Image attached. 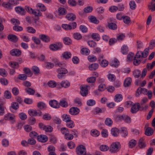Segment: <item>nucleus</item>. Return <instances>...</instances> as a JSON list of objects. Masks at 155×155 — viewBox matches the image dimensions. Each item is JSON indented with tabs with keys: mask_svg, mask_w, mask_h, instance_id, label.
Returning a JSON list of instances; mask_svg holds the SVG:
<instances>
[{
	"mask_svg": "<svg viewBox=\"0 0 155 155\" xmlns=\"http://www.w3.org/2000/svg\"><path fill=\"white\" fill-rule=\"evenodd\" d=\"M62 47L63 45L61 42H57L55 44H51L49 46L50 49L53 51L60 50Z\"/></svg>",
	"mask_w": 155,
	"mask_h": 155,
	"instance_id": "20e7f679",
	"label": "nucleus"
},
{
	"mask_svg": "<svg viewBox=\"0 0 155 155\" xmlns=\"http://www.w3.org/2000/svg\"><path fill=\"white\" fill-rule=\"evenodd\" d=\"M91 134L93 137H97L100 134V132L96 130H91Z\"/></svg>",
	"mask_w": 155,
	"mask_h": 155,
	"instance_id": "6e6d98bb",
	"label": "nucleus"
},
{
	"mask_svg": "<svg viewBox=\"0 0 155 155\" xmlns=\"http://www.w3.org/2000/svg\"><path fill=\"white\" fill-rule=\"evenodd\" d=\"M39 37L41 40L45 42H48L50 41L49 37L45 35H41Z\"/></svg>",
	"mask_w": 155,
	"mask_h": 155,
	"instance_id": "4468645a",
	"label": "nucleus"
},
{
	"mask_svg": "<svg viewBox=\"0 0 155 155\" xmlns=\"http://www.w3.org/2000/svg\"><path fill=\"white\" fill-rule=\"evenodd\" d=\"M60 68L57 69V71L58 73H61V74H66L68 73V71L66 68L62 67V66L60 67Z\"/></svg>",
	"mask_w": 155,
	"mask_h": 155,
	"instance_id": "b1692460",
	"label": "nucleus"
},
{
	"mask_svg": "<svg viewBox=\"0 0 155 155\" xmlns=\"http://www.w3.org/2000/svg\"><path fill=\"white\" fill-rule=\"evenodd\" d=\"M90 20L91 22L95 24H98L99 22V21L95 17L92 16L91 17Z\"/></svg>",
	"mask_w": 155,
	"mask_h": 155,
	"instance_id": "49530a36",
	"label": "nucleus"
},
{
	"mask_svg": "<svg viewBox=\"0 0 155 155\" xmlns=\"http://www.w3.org/2000/svg\"><path fill=\"white\" fill-rule=\"evenodd\" d=\"M88 45L91 48H94L95 47L96 45V43L93 40L89 41L87 42Z\"/></svg>",
	"mask_w": 155,
	"mask_h": 155,
	"instance_id": "774afa93",
	"label": "nucleus"
},
{
	"mask_svg": "<svg viewBox=\"0 0 155 155\" xmlns=\"http://www.w3.org/2000/svg\"><path fill=\"white\" fill-rule=\"evenodd\" d=\"M90 50L87 48H83L81 49L80 52L82 55H88L90 53Z\"/></svg>",
	"mask_w": 155,
	"mask_h": 155,
	"instance_id": "412c9836",
	"label": "nucleus"
},
{
	"mask_svg": "<svg viewBox=\"0 0 155 155\" xmlns=\"http://www.w3.org/2000/svg\"><path fill=\"white\" fill-rule=\"evenodd\" d=\"M15 10L16 12L22 15H25V9L21 6L16 7Z\"/></svg>",
	"mask_w": 155,
	"mask_h": 155,
	"instance_id": "2eb2a0df",
	"label": "nucleus"
},
{
	"mask_svg": "<svg viewBox=\"0 0 155 155\" xmlns=\"http://www.w3.org/2000/svg\"><path fill=\"white\" fill-rule=\"evenodd\" d=\"M65 138L66 140H72L74 136L72 134L68 133L67 134H65Z\"/></svg>",
	"mask_w": 155,
	"mask_h": 155,
	"instance_id": "5fc2aeb1",
	"label": "nucleus"
},
{
	"mask_svg": "<svg viewBox=\"0 0 155 155\" xmlns=\"http://www.w3.org/2000/svg\"><path fill=\"white\" fill-rule=\"evenodd\" d=\"M66 126L69 128H72L74 127L75 124L74 121L71 120L69 121L66 123Z\"/></svg>",
	"mask_w": 155,
	"mask_h": 155,
	"instance_id": "58836bf2",
	"label": "nucleus"
},
{
	"mask_svg": "<svg viewBox=\"0 0 155 155\" xmlns=\"http://www.w3.org/2000/svg\"><path fill=\"white\" fill-rule=\"evenodd\" d=\"M0 75L3 77H5L8 75V73L4 68H0Z\"/></svg>",
	"mask_w": 155,
	"mask_h": 155,
	"instance_id": "c03bdc74",
	"label": "nucleus"
},
{
	"mask_svg": "<svg viewBox=\"0 0 155 155\" xmlns=\"http://www.w3.org/2000/svg\"><path fill=\"white\" fill-rule=\"evenodd\" d=\"M149 49L148 48H146L144 51L142 52L138 51L137 52L134 59V64L135 66L138 65L141 62V60L138 59L140 58H145L149 54Z\"/></svg>",
	"mask_w": 155,
	"mask_h": 155,
	"instance_id": "f257e3e1",
	"label": "nucleus"
},
{
	"mask_svg": "<svg viewBox=\"0 0 155 155\" xmlns=\"http://www.w3.org/2000/svg\"><path fill=\"white\" fill-rule=\"evenodd\" d=\"M65 17L68 20L71 21H74L76 18L75 15L72 13L68 14Z\"/></svg>",
	"mask_w": 155,
	"mask_h": 155,
	"instance_id": "dca6fc26",
	"label": "nucleus"
},
{
	"mask_svg": "<svg viewBox=\"0 0 155 155\" xmlns=\"http://www.w3.org/2000/svg\"><path fill=\"white\" fill-rule=\"evenodd\" d=\"M121 147V145L119 142H114L111 145L109 150L111 153H116L120 150Z\"/></svg>",
	"mask_w": 155,
	"mask_h": 155,
	"instance_id": "f03ea898",
	"label": "nucleus"
},
{
	"mask_svg": "<svg viewBox=\"0 0 155 155\" xmlns=\"http://www.w3.org/2000/svg\"><path fill=\"white\" fill-rule=\"evenodd\" d=\"M37 107L41 110H44L46 107V105L44 102H40L38 103L37 104Z\"/></svg>",
	"mask_w": 155,
	"mask_h": 155,
	"instance_id": "5701e85b",
	"label": "nucleus"
},
{
	"mask_svg": "<svg viewBox=\"0 0 155 155\" xmlns=\"http://www.w3.org/2000/svg\"><path fill=\"white\" fill-rule=\"evenodd\" d=\"M129 5L130 6V8L132 10H134L136 8V5L134 1H131L129 3Z\"/></svg>",
	"mask_w": 155,
	"mask_h": 155,
	"instance_id": "680f3d73",
	"label": "nucleus"
},
{
	"mask_svg": "<svg viewBox=\"0 0 155 155\" xmlns=\"http://www.w3.org/2000/svg\"><path fill=\"white\" fill-rule=\"evenodd\" d=\"M119 63V61L117 59L115 58L112 61L110 64L111 66L117 67L118 66Z\"/></svg>",
	"mask_w": 155,
	"mask_h": 155,
	"instance_id": "c756f323",
	"label": "nucleus"
},
{
	"mask_svg": "<svg viewBox=\"0 0 155 155\" xmlns=\"http://www.w3.org/2000/svg\"><path fill=\"white\" fill-rule=\"evenodd\" d=\"M15 116L13 115H12L10 114H7L4 117V119L5 120H13Z\"/></svg>",
	"mask_w": 155,
	"mask_h": 155,
	"instance_id": "cd10ccee",
	"label": "nucleus"
},
{
	"mask_svg": "<svg viewBox=\"0 0 155 155\" xmlns=\"http://www.w3.org/2000/svg\"><path fill=\"white\" fill-rule=\"evenodd\" d=\"M31 69L35 75H38L40 73V69L37 66H34L32 67Z\"/></svg>",
	"mask_w": 155,
	"mask_h": 155,
	"instance_id": "393cba45",
	"label": "nucleus"
},
{
	"mask_svg": "<svg viewBox=\"0 0 155 155\" xmlns=\"http://www.w3.org/2000/svg\"><path fill=\"white\" fill-rule=\"evenodd\" d=\"M21 51L17 49H13L10 51V53L12 55L18 57L21 55Z\"/></svg>",
	"mask_w": 155,
	"mask_h": 155,
	"instance_id": "9d476101",
	"label": "nucleus"
},
{
	"mask_svg": "<svg viewBox=\"0 0 155 155\" xmlns=\"http://www.w3.org/2000/svg\"><path fill=\"white\" fill-rule=\"evenodd\" d=\"M23 71L25 74L28 75V76L31 77L32 76L33 73L29 68H24Z\"/></svg>",
	"mask_w": 155,
	"mask_h": 155,
	"instance_id": "c9c22d12",
	"label": "nucleus"
},
{
	"mask_svg": "<svg viewBox=\"0 0 155 155\" xmlns=\"http://www.w3.org/2000/svg\"><path fill=\"white\" fill-rule=\"evenodd\" d=\"M37 6L39 8V10L41 11H45L46 10V8L44 5L41 3L38 4Z\"/></svg>",
	"mask_w": 155,
	"mask_h": 155,
	"instance_id": "37998d69",
	"label": "nucleus"
},
{
	"mask_svg": "<svg viewBox=\"0 0 155 155\" xmlns=\"http://www.w3.org/2000/svg\"><path fill=\"white\" fill-rule=\"evenodd\" d=\"M63 57L66 59L70 58L71 56V54L69 52H65L62 54Z\"/></svg>",
	"mask_w": 155,
	"mask_h": 155,
	"instance_id": "ea45409f",
	"label": "nucleus"
},
{
	"mask_svg": "<svg viewBox=\"0 0 155 155\" xmlns=\"http://www.w3.org/2000/svg\"><path fill=\"white\" fill-rule=\"evenodd\" d=\"M10 66L13 68H18L19 67L18 62L15 61H11L9 63Z\"/></svg>",
	"mask_w": 155,
	"mask_h": 155,
	"instance_id": "a878e982",
	"label": "nucleus"
},
{
	"mask_svg": "<svg viewBox=\"0 0 155 155\" xmlns=\"http://www.w3.org/2000/svg\"><path fill=\"white\" fill-rule=\"evenodd\" d=\"M37 139L40 142H45L48 140V137L45 135H41L37 137Z\"/></svg>",
	"mask_w": 155,
	"mask_h": 155,
	"instance_id": "f8f14e48",
	"label": "nucleus"
},
{
	"mask_svg": "<svg viewBox=\"0 0 155 155\" xmlns=\"http://www.w3.org/2000/svg\"><path fill=\"white\" fill-rule=\"evenodd\" d=\"M106 88V87L105 84H101L98 86V90L100 91H104Z\"/></svg>",
	"mask_w": 155,
	"mask_h": 155,
	"instance_id": "4d7b16f0",
	"label": "nucleus"
},
{
	"mask_svg": "<svg viewBox=\"0 0 155 155\" xmlns=\"http://www.w3.org/2000/svg\"><path fill=\"white\" fill-rule=\"evenodd\" d=\"M154 132L153 129L150 127H147L145 131V134L147 136H150L153 135Z\"/></svg>",
	"mask_w": 155,
	"mask_h": 155,
	"instance_id": "f3484780",
	"label": "nucleus"
},
{
	"mask_svg": "<svg viewBox=\"0 0 155 155\" xmlns=\"http://www.w3.org/2000/svg\"><path fill=\"white\" fill-rule=\"evenodd\" d=\"M7 38L9 41L13 42H17L18 40L17 37L15 35L12 34L8 35Z\"/></svg>",
	"mask_w": 155,
	"mask_h": 155,
	"instance_id": "ddd939ff",
	"label": "nucleus"
},
{
	"mask_svg": "<svg viewBox=\"0 0 155 155\" xmlns=\"http://www.w3.org/2000/svg\"><path fill=\"white\" fill-rule=\"evenodd\" d=\"M27 75L24 74H19L18 76V78L22 81L25 80L27 79Z\"/></svg>",
	"mask_w": 155,
	"mask_h": 155,
	"instance_id": "69168bd1",
	"label": "nucleus"
},
{
	"mask_svg": "<svg viewBox=\"0 0 155 155\" xmlns=\"http://www.w3.org/2000/svg\"><path fill=\"white\" fill-rule=\"evenodd\" d=\"M49 104L52 107L54 108H59V105L58 102L55 100H53L50 101Z\"/></svg>",
	"mask_w": 155,
	"mask_h": 155,
	"instance_id": "9b49d317",
	"label": "nucleus"
},
{
	"mask_svg": "<svg viewBox=\"0 0 155 155\" xmlns=\"http://www.w3.org/2000/svg\"><path fill=\"white\" fill-rule=\"evenodd\" d=\"M25 91L26 92L30 95H33L35 93V91L32 88L30 87L26 88L25 89Z\"/></svg>",
	"mask_w": 155,
	"mask_h": 155,
	"instance_id": "72a5a7b5",
	"label": "nucleus"
},
{
	"mask_svg": "<svg viewBox=\"0 0 155 155\" xmlns=\"http://www.w3.org/2000/svg\"><path fill=\"white\" fill-rule=\"evenodd\" d=\"M60 84L62 87L66 88L70 86V83L68 81H63L61 82Z\"/></svg>",
	"mask_w": 155,
	"mask_h": 155,
	"instance_id": "aec40b11",
	"label": "nucleus"
},
{
	"mask_svg": "<svg viewBox=\"0 0 155 155\" xmlns=\"http://www.w3.org/2000/svg\"><path fill=\"white\" fill-rule=\"evenodd\" d=\"M62 118L63 120L66 122V123L71 120L70 116L68 114H64L62 116Z\"/></svg>",
	"mask_w": 155,
	"mask_h": 155,
	"instance_id": "2f4dec72",
	"label": "nucleus"
},
{
	"mask_svg": "<svg viewBox=\"0 0 155 155\" xmlns=\"http://www.w3.org/2000/svg\"><path fill=\"white\" fill-rule=\"evenodd\" d=\"M141 71L138 69L134 70L133 71V75L135 78H138L140 75Z\"/></svg>",
	"mask_w": 155,
	"mask_h": 155,
	"instance_id": "f704fd0d",
	"label": "nucleus"
},
{
	"mask_svg": "<svg viewBox=\"0 0 155 155\" xmlns=\"http://www.w3.org/2000/svg\"><path fill=\"white\" fill-rule=\"evenodd\" d=\"M58 13L59 15H63L67 14V11L64 8L60 7L58 9Z\"/></svg>",
	"mask_w": 155,
	"mask_h": 155,
	"instance_id": "6ab92c4d",
	"label": "nucleus"
},
{
	"mask_svg": "<svg viewBox=\"0 0 155 155\" xmlns=\"http://www.w3.org/2000/svg\"><path fill=\"white\" fill-rule=\"evenodd\" d=\"M124 22L125 24L128 25L130 22V18L128 16H124L123 18Z\"/></svg>",
	"mask_w": 155,
	"mask_h": 155,
	"instance_id": "4c0bfd02",
	"label": "nucleus"
},
{
	"mask_svg": "<svg viewBox=\"0 0 155 155\" xmlns=\"http://www.w3.org/2000/svg\"><path fill=\"white\" fill-rule=\"evenodd\" d=\"M91 38L94 39L99 41L100 39L99 35L97 33H93L91 35Z\"/></svg>",
	"mask_w": 155,
	"mask_h": 155,
	"instance_id": "79ce46f5",
	"label": "nucleus"
},
{
	"mask_svg": "<svg viewBox=\"0 0 155 155\" xmlns=\"http://www.w3.org/2000/svg\"><path fill=\"white\" fill-rule=\"evenodd\" d=\"M69 112L71 115H76L79 113L80 110L77 107H73L69 109Z\"/></svg>",
	"mask_w": 155,
	"mask_h": 155,
	"instance_id": "423d86ee",
	"label": "nucleus"
},
{
	"mask_svg": "<svg viewBox=\"0 0 155 155\" xmlns=\"http://www.w3.org/2000/svg\"><path fill=\"white\" fill-rule=\"evenodd\" d=\"M64 43L67 45H70L72 43V41L70 38L68 37L64 38L63 39Z\"/></svg>",
	"mask_w": 155,
	"mask_h": 155,
	"instance_id": "c85d7f7f",
	"label": "nucleus"
},
{
	"mask_svg": "<svg viewBox=\"0 0 155 155\" xmlns=\"http://www.w3.org/2000/svg\"><path fill=\"white\" fill-rule=\"evenodd\" d=\"M117 7L115 6H112L109 8V10L111 12H115L118 10Z\"/></svg>",
	"mask_w": 155,
	"mask_h": 155,
	"instance_id": "338daca9",
	"label": "nucleus"
},
{
	"mask_svg": "<svg viewBox=\"0 0 155 155\" xmlns=\"http://www.w3.org/2000/svg\"><path fill=\"white\" fill-rule=\"evenodd\" d=\"M111 134L114 137H117L119 134V130L116 128H113L111 130Z\"/></svg>",
	"mask_w": 155,
	"mask_h": 155,
	"instance_id": "bb28decb",
	"label": "nucleus"
},
{
	"mask_svg": "<svg viewBox=\"0 0 155 155\" xmlns=\"http://www.w3.org/2000/svg\"><path fill=\"white\" fill-rule=\"evenodd\" d=\"M120 133L121 134L122 136L124 137H126L128 134L127 129L125 128H121Z\"/></svg>",
	"mask_w": 155,
	"mask_h": 155,
	"instance_id": "09e8293b",
	"label": "nucleus"
},
{
	"mask_svg": "<svg viewBox=\"0 0 155 155\" xmlns=\"http://www.w3.org/2000/svg\"><path fill=\"white\" fill-rule=\"evenodd\" d=\"M139 146L140 148H143L146 147V144H145L144 139L143 138H140L139 141Z\"/></svg>",
	"mask_w": 155,
	"mask_h": 155,
	"instance_id": "7c9ffc66",
	"label": "nucleus"
},
{
	"mask_svg": "<svg viewBox=\"0 0 155 155\" xmlns=\"http://www.w3.org/2000/svg\"><path fill=\"white\" fill-rule=\"evenodd\" d=\"M48 84L49 87L53 88L56 87V83L54 81H51L48 82Z\"/></svg>",
	"mask_w": 155,
	"mask_h": 155,
	"instance_id": "e2e57ef3",
	"label": "nucleus"
},
{
	"mask_svg": "<svg viewBox=\"0 0 155 155\" xmlns=\"http://www.w3.org/2000/svg\"><path fill=\"white\" fill-rule=\"evenodd\" d=\"M132 82V79L130 77H128L126 78L125 80L124 84L125 87L129 86L130 85Z\"/></svg>",
	"mask_w": 155,
	"mask_h": 155,
	"instance_id": "a211bd4d",
	"label": "nucleus"
},
{
	"mask_svg": "<svg viewBox=\"0 0 155 155\" xmlns=\"http://www.w3.org/2000/svg\"><path fill=\"white\" fill-rule=\"evenodd\" d=\"M2 6L6 8L12 9V8L13 6L10 5V3L8 2V3L4 2L2 4Z\"/></svg>",
	"mask_w": 155,
	"mask_h": 155,
	"instance_id": "a18cd8bd",
	"label": "nucleus"
},
{
	"mask_svg": "<svg viewBox=\"0 0 155 155\" xmlns=\"http://www.w3.org/2000/svg\"><path fill=\"white\" fill-rule=\"evenodd\" d=\"M59 104V106H61L63 107H67L68 106V102L64 100L61 101Z\"/></svg>",
	"mask_w": 155,
	"mask_h": 155,
	"instance_id": "a19ab883",
	"label": "nucleus"
},
{
	"mask_svg": "<svg viewBox=\"0 0 155 155\" xmlns=\"http://www.w3.org/2000/svg\"><path fill=\"white\" fill-rule=\"evenodd\" d=\"M76 152L78 155H86V150L84 146L81 145L77 147L76 148Z\"/></svg>",
	"mask_w": 155,
	"mask_h": 155,
	"instance_id": "7ed1b4c3",
	"label": "nucleus"
},
{
	"mask_svg": "<svg viewBox=\"0 0 155 155\" xmlns=\"http://www.w3.org/2000/svg\"><path fill=\"white\" fill-rule=\"evenodd\" d=\"M105 123L106 125L111 126L113 123V121L110 118H107L105 120Z\"/></svg>",
	"mask_w": 155,
	"mask_h": 155,
	"instance_id": "3c124183",
	"label": "nucleus"
},
{
	"mask_svg": "<svg viewBox=\"0 0 155 155\" xmlns=\"http://www.w3.org/2000/svg\"><path fill=\"white\" fill-rule=\"evenodd\" d=\"M125 38V35L124 34L120 33L117 37V39L118 40L122 41Z\"/></svg>",
	"mask_w": 155,
	"mask_h": 155,
	"instance_id": "0e129e2a",
	"label": "nucleus"
},
{
	"mask_svg": "<svg viewBox=\"0 0 155 155\" xmlns=\"http://www.w3.org/2000/svg\"><path fill=\"white\" fill-rule=\"evenodd\" d=\"M148 9L151 10L152 12H153L155 11V3H152L150 2L148 5Z\"/></svg>",
	"mask_w": 155,
	"mask_h": 155,
	"instance_id": "13d9d810",
	"label": "nucleus"
},
{
	"mask_svg": "<svg viewBox=\"0 0 155 155\" xmlns=\"http://www.w3.org/2000/svg\"><path fill=\"white\" fill-rule=\"evenodd\" d=\"M93 10L92 7L91 6H87L84 9V12L87 13L91 12Z\"/></svg>",
	"mask_w": 155,
	"mask_h": 155,
	"instance_id": "8fccbe9b",
	"label": "nucleus"
},
{
	"mask_svg": "<svg viewBox=\"0 0 155 155\" xmlns=\"http://www.w3.org/2000/svg\"><path fill=\"white\" fill-rule=\"evenodd\" d=\"M123 98L122 95L121 94H117L115 97L114 101L116 102H119L121 101Z\"/></svg>",
	"mask_w": 155,
	"mask_h": 155,
	"instance_id": "473e14b6",
	"label": "nucleus"
},
{
	"mask_svg": "<svg viewBox=\"0 0 155 155\" xmlns=\"http://www.w3.org/2000/svg\"><path fill=\"white\" fill-rule=\"evenodd\" d=\"M110 22H108V28L112 30H115L117 28V25L114 23L112 22L113 21L112 19L110 18Z\"/></svg>",
	"mask_w": 155,
	"mask_h": 155,
	"instance_id": "1a4fd4ad",
	"label": "nucleus"
},
{
	"mask_svg": "<svg viewBox=\"0 0 155 155\" xmlns=\"http://www.w3.org/2000/svg\"><path fill=\"white\" fill-rule=\"evenodd\" d=\"M155 66V61H153L151 64L150 63H148L146 67L148 70L152 69Z\"/></svg>",
	"mask_w": 155,
	"mask_h": 155,
	"instance_id": "de8ad7c7",
	"label": "nucleus"
},
{
	"mask_svg": "<svg viewBox=\"0 0 155 155\" xmlns=\"http://www.w3.org/2000/svg\"><path fill=\"white\" fill-rule=\"evenodd\" d=\"M136 143L137 142L136 140H130L129 143V147L132 148L134 147Z\"/></svg>",
	"mask_w": 155,
	"mask_h": 155,
	"instance_id": "864d4df0",
	"label": "nucleus"
},
{
	"mask_svg": "<svg viewBox=\"0 0 155 155\" xmlns=\"http://www.w3.org/2000/svg\"><path fill=\"white\" fill-rule=\"evenodd\" d=\"M87 87L88 86L87 85L82 86L80 88L81 94L83 97L86 96L88 94Z\"/></svg>",
	"mask_w": 155,
	"mask_h": 155,
	"instance_id": "6e6552de",
	"label": "nucleus"
},
{
	"mask_svg": "<svg viewBox=\"0 0 155 155\" xmlns=\"http://www.w3.org/2000/svg\"><path fill=\"white\" fill-rule=\"evenodd\" d=\"M140 109V104L138 103L135 104L132 107L130 111L132 114L136 113Z\"/></svg>",
	"mask_w": 155,
	"mask_h": 155,
	"instance_id": "0eeeda50",
	"label": "nucleus"
},
{
	"mask_svg": "<svg viewBox=\"0 0 155 155\" xmlns=\"http://www.w3.org/2000/svg\"><path fill=\"white\" fill-rule=\"evenodd\" d=\"M128 51V47L127 45H124L121 48V51L124 54H126Z\"/></svg>",
	"mask_w": 155,
	"mask_h": 155,
	"instance_id": "e433bc0d",
	"label": "nucleus"
},
{
	"mask_svg": "<svg viewBox=\"0 0 155 155\" xmlns=\"http://www.w3.org/2000/svg\"><path fill=\"white\" fill-rule=\"evenodd\" d=\"M25 9L28 12L34 14L35 16H41V13L39 12V10L37 11H34L32 8H29V7L26 6L25 7Z\"/></svg>",
	"mask_w": 155,
	"mask_h": 155,
	"instance_id": "39448f33",
	"label": "nucleus"
},
{
	"mask_svg": "<svg viewBox=\"0 0 155 155\" xmlns=\"http://www.w3.org/2000/svg\"><path fill=\"white\" fill-rule=\"evenodd\" d=\"M62 27L63 29L66 30L71 29V26L70 25L63 24L62 25Z\"/></svg>",
	"mask_w": 155,
	"mask_h": 155,
	"instance_id": "052dcab7",
	"label": "nucleus"
},
{
	"mask_svg": "<svg viewBox=\"0 0 155 155\" xmlns=\"http://www.w3.org/2000/svg\"><path fill=\"white\" fill-rule=\"evenodd\" d=\"M99 65L98 64L94 63L89 65L88 68L91 71H95L98 68Z\"/></svg>",
	"mask_w": 155,
	"mask_h": 155,
	"instance_id": "4be33fe9",
	"label": "nucleus"
},
{
	"mask_svg": "<svg viewBox=\"0 0 155 155\" xmlns=\"http://www.w3.org/2000/svg\"><path fill=\"white\" fill-rule=\"evenodd\" d=\"M11 107L14 110H17L19 108V106L17 102H14L12 103Z\"/></svg>",
	"mask_w": 155,
	"mask_h": 155,
	"instance_id": "bf43d9fd",
	"label": "nucleus"
},
{
	"mask_svg": "<svg viewBox=\"0 0 155 155\" xmlns=\"http://www.w3.org/2000/svg\"><path fill=\"white\" fill-rule=\"evenodd\" d=\"M73 37L74 38L77 40H80L82 38V36L79 33H75L73 34Z\"/></svg>",
	"mask_w": 155,
	"mask_h": 155,
	"instance_id": "603ef678",
	"label": "nucleus"
}]
</instances>
